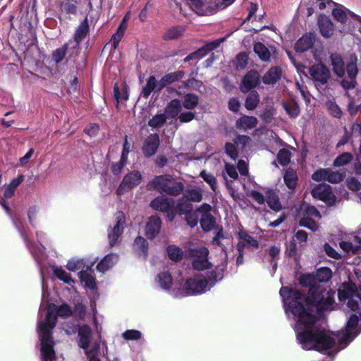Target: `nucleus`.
Segmentation results:
<instances>
[{"mask_svg":"<svg viewBox=\"0 0 361 361\" xmlns=\"http://www.w3.org/2000/svg\"><path fill=\"white\" fill-rule=\"evenodd\" d=\"M299 225L301 227L307 228L312 231L318 229V225L313 219L309 217H302L299 221Z\"/></svg>","mask_w":361,"mask_h":361,"instance_id":"338daca9","label":"nucleus"},{"mask_svg":"<svg viewBox=\"0 0 361 361\" xmlns=\"http://www.w3.org/2000/svg\"><path fill=\"white\" fill-rule=\"evenodd\" d=\"M290 152L283 148L278 152L277 161L282 166H287L290 161Z\"/></svg>","mask_w":361,"mask_h":361,"instance_id":"e2e57ef3","label":"nucleus"},{"mask_svg":"<svg viewBox=\"0 0 361 361\" xmlns=\"http://www.w3.org/2000/svg\"><path fill=\"white\" fill-rule=\"evenodd\" d=\"M162 221L158 216H151L146 224L145 234L147 239L154 240L160 233Z\"/></svg>","mask_w":361,"mask_h":361,"instance_id":"4be33fe9","label":"nucleus"},{"mask_svg":"<svg viewBox=\"0 0 361 361\" xmlns=\"http://www.w3.org/2000/svg\"><path fill=\"white\" fill-rule=\"evenodd\" d=\"M300 283L303 287H308L311 289L313 286H319L321 284L317 283L316 279L313 274H302L299 279Z\"/></svg>","mask_w":361,"mask_h":361,"instance_id":"8fccbe9b","label":"nucleus"},{"mask_svg":"<svg viewBox=\"0 0 361 361\" xmlns=\"http://www.w3.org/2000/svg\"><path fill=\"white\" fill-rule=\"evenodd\" d=\"M326 106L332 116L337 118H341L343 114L342 111L334 99L327 101Z\"/></svg>","mask_w":361,"mask_h":361,"instance_id":"13d9d810","label":"nucleus"},{"mask_svg":"<svg viewBox=\"0 0 361 361\" xmlns=\"http://www.w3.org/2000/svg\"><path fill=\"white\" fill-rule=\"evenodd\" d=\"M167 116L163 114H157L148 121V126L152 128H159L164 126L167 121Z\"/></svg>","mask_w":361,"mask_h":361,"instance_id":"3c124183","label":"nucleus"},{"mask_svg":"<svg viewBox=\"0 0 361 361\" xmlns=\"http://www.w3.org/2000/svg\"><path fill=\"white\" fill-rule=\"evenodd\" d=\"M338 298L340 302H346L347 307L354 313L361 312V298L355 288L343 284V288L338 290Z\"/></svg>","mask_w":361,"mask_h":361,"instance_id":"6e6552de","label":"nucleus"},{"mask_svg":"<svg viewBox=\"0 0 361 361\" xmlns=\"http://www.w3.org/2000/svg\"><path fill=\"white\" fill-rule=\"evenodd\" d=\"M345 172L334 171L331 169L328 168L327 181L331 183H338L345 178Z\"/></svg>","mask_w":361,"mask_h":361,"instance_id":"5fc2aeb1","label":"nucleus"},{"mask_svg":"<svg viewBox=\"0 0 361 361\" xmlns=\"http://www.w3.org/2000/svg\"><path fill=\"white\" fill-rule=\"evenodd\" d=\"M288 288H290L289 287ZM290 288L292 289V288ZM293 290L298 291V290L294 288ZM300 293L302 296L300 299L295 300V302L297 301V303L302 304L305 311L309 314L310 312L301 300H305L308 308H315L319 314H322L326 311L334 310L337 306L335 301L336 291L330 286L324 284L312 287L311 289L308 290L306 295H304L300 291ZM311 314H312L311 313Z\"/></svg>","mask_w":361,"mask_h":361,"instance_id":"20e7f679","label":"nucleus"},{"mask_svg":"<svg viewBox=\"0 0 361 361\" xmlns=\"http://www.w3.org/2000/svg\"><path fill=\"white\" fill-rule=\"evenodd\" d=\"M126 224V217L123 212H118L115 215V223L108 231V239L110 247L119 244Z\"/></svg>","mask_w":361,"mask_h":361,"instance_id":"9b49d317","label":"nucleus"},{"mask_svg":"<svg viewBox=\"0 0 361 361\" xmlns=\"http://www.w3.org/2000/svg\"><path fill=\"white\" fill-rule=\"evenodd\" d=\"M206 56L204 48H199L197 51L188 54L184 59L183 62H189L190 61H198Z\"/></svg>","mask_w":361,"mask_h":361,"instance_id":"0e129e2a","label":"nucleus"},{"mask_svg":"<svg viewBox=\"0 0 361 361\" xmlns=\"http://www.w3.org/2000/svg\"><path fill=\"white\" fill-rule=\"evenodd\" d=\"M266 202L268 207L275 212H279L282 209V204L280 202L278 192L271 188H268L265 191Z\"/></svg>","mask_w":361,"mask_h":361,"instance_id":"bb28decb","label":"nucleus"},{"mask_svg":"<svg viewBox=\"0 0 361 361\" xmlns=\"http://www.w3.org/2000/svg\"><path fill=\"white\" fill-rule=\"evenodd\" d=\"M160 145V139L157 133H152L147 136L143 142L142 152L143 155L149 158L154 156L158 150Z\"/></svg>","mask_w":361,"mask_h":361,"instance_id":"aec40b11","label":"nucleus"},{"mask_svg":"<svg viewBox=\"0 0 361 361\" xmlns=\"http://www.w3.org/2000/svg\"><path fill=\"white\" fill-rule=\"evenodd\" d=\"M178 76H180V71H177L175 73H170L164 75L159 81L160 86L163 90L168 85L171 84L172 82L178 80Z\"/></svg>","mask_w":361,"mask_h":361,"instance_id":"864d4df0","label":"nucleus"},{"mask_svg":"<svg viewBox=\"0 0 361 361\" xmlns=\"http://www.w3.org/2000/svg\"><path fill=\"white\" fill-rule=\"evenodd\" d=\"M190 207V210H188L182 203V214L185 215V220L187 224L190 228L195 227L198 223H200V211H198V207L195 210H192Z\"/></svg>","mask_w":361,"mask_h":361,"instance_id":"c756f323","label":"nucleus"},{"mask_svg":"<svg viewBox=\"0 0 361 361\" xmlns=\"http://www.w3.org/2000/svg\"><path fill=\"white\" fill-rule=\"evenodd\" d=\"M260 83L259 75L257 71L251 70L248 71L243 78L240 84V90L246 94L252 89L257 87Z\"/></svg>","mask_w":361,"mask_h":361,"instance_id":"6ab92c4d","label":"nucleus"},{"mask_svg":"<svg viewBox=\"0 0 361 361\" xmlns=\"http://www.w3.org/2000/svg\"><path fill=\"white\" fill-rule=\"evenodd\" d=\"M282 106L288 115L292 118H295L300 114V110L296 103L288 104L283 102L282 103Z\"/></svg>","mask_w":361,"mask_h":361,"instance_id":"6e6d98bb","label":"nucleus"},{"mask_svg":"<svg viewBox=\"0 0 361 361\" xmlns=\"http://www.w3.org/2000/svg\"><path fill=\"white\" fill-rule=\"evenodd\" d=\"M346 73L348 78H343L340 85L345 90H353L357 85L356 77L358 73L356 62L351 61L346 65Z\"/></svg>","mask_w":361,"mask_h":361,"instance_id":"a211bd4d","label":"nucleus"},{"mask_svg":"<svg viewBox=\"0 0 361 361\" xmlns=\"http://www.w3.org/2000/svg\"><path fill=\"white\" fill-rule=\"evenodd\" d=\"M209 251L207 247L200 246L196 248H189L184 252L182 251V259H190L192 267L197 271L209 269L212 263L209 261Z\"/></svg>","mask_w":361,"mask_h":361,"instance_id":"0eeeda50","label":"nucleus"},{"mask_svg":"<svg viewBox=\"0 0 361 361\" xmlns=\"http://www.w3.org/2000/svg\"><path fill=\"white\" fill-rule=\"evenodd\" d=\"M114 98L117 108L119 107L120 103L128 101L129 99V92L127 85H125L122 90H121L118 85L115 83L114 85Z\"/></svg>","mask_w":361,"mask_h":361,"instance_id":"72a5a7b5","label":"nucleus"},{"mask_svg":"<svg viewBox=\"0 0 361 361\" xmlns=\"http://www.w3.org/2000/svg\"><path fill=\"white\" fill-rule=\"evenodd\" d=\"M248 56L245 52H240L235 59V67L237 69H244L247 65Z\"/></svg>","mask_w":361,"mask_h":361,"instance_id":"774afa93","label":"nucleus"},{"mask_svg":"<svg viewBox=\"0 0 361 361\" xmlns=\"http://www.w3.org/2000/svg\"><path fill=\"white\" fill-rule=\"evenodd\" d=\"M90 31L89 22L87 17H85L80 23L77 27L74 35L73 41L74 44L70 48V54L68 55V59L71 60V57L74 54V51L78 50L80 43L86 37L87 33Z\"/></svg>","mask_w":361,"mask_h":361,"instance_id":"4468645a","label":"nucleus"},{"mask_svg":"<svg viewBox=\"0 0 361 361\" xmlns=\"http://www.w3.org/2000/svg\"><path fill=\"white\" fill-rule=\"evenodd\" d=\"M66 326L71 329V330L66 329L67 334L78 333V345L84 350V353H87L92 338V329L90 326L87 324L80 325L73 323L67 324Z\"/></svg>","mask_w":361,"mask_h":361,"instance_id":"1a4fd4ad","label":"nucleus"},{"mask_svg":"<svg viewBox=\"0 0 361 361\" xmlns=\"http://www.w3.org/2000/svg\"><path fill=\"white\" fill-rule=\"evenodd\" d=\"M0 204L6 214L10 216L13 226L23 238L24 243L25 244L27 248L30 251L39 268L42 281V299H44L45 296V285L43 268L46 265V262L48 257L46 252V247L44 244L47 243V235L42 231H37L36 237L37 243L30 240L28 238L29 227L25 219L20 216L19 214L13 215L11 210L8 205V203L5 200H3L2 202H0Z\"/></svg>","mask_w":361,"mask_h":361,"instance_id":"f03ea898","label":"nucleus"},{"mask_svg":"<svg viewBox=\"0 0 361 361\" xmlns=\"http://www.w3.org/2000/svg\"><path fill=\"white\" fill-rule=\"evenodd\" d=\"M317 283L322 284L330 281L332 277V271L327 267H322L317 269L316 274H314Z\"/></svg>","mask_w":361,"mask_h":361,"instance_id":"a18cd8bd","label":"nucleus"},{"mask_svg":"<svg viewBox=\"0 0 361 361\" xmlns=\"http://www.w3.org/2000/svg\"><path fill=\"white\" fill-rule=\"evenodd\" d=\"M349 97L348 111L351 116L355 115L361 109V92H357V97H353L347 93Z\"/></svg>","mask_w":361,"mask_h":361,"instance_id":"e433bc0d","label":"nucleus"},{"mask_svg":"<svg viewBox=\"0 0 361 361\" xmlns=\"http://www.w3.org/2000/svg\"><path fill=\"white\" fill-rule=\"evenodd\" d=\"M42 307V306L40 307ZM73 313L72 307L66 302L59 305L54 304L49 305L44 319L39 308L37 322V332L40 341V355L45 357L47 352L51 351L54 355V341L52 336V330L56 326L57 318H66L71 317Z\"/></svg>","mask_w":361,"mask_h":361,"instance_id":"7ed1b4c3","label":"nucleus"},{"mask_svg":"<svg viewBox=\"0 0 361 361\" xmlns=\"http://www.w3.org/2000/svg\"><path fill=\"white\" fill-rule=\"evenodd\" d=\"M282 77V70L279 66L271 67L262 76V81L265 85H275Z\"/></svg>","mask_w":361,"mask_h":361,"instance_id":"cd10ccee","label":"nucleus"},{"mask_svg":"<svg viewBox=\"0 0 361 361\" xmlns=\"http://www.w3.org/2000/svg\"><path fill=\"white\" fill-rule=\"evenodd\" d=\"M162 90L159 81L157 80L154 75H150L146 81V85L142 87L141 96L148 99L152 92H159Z\"/></svg>","mask_w":361,"mask_h":361,"instance_id":"a878e982","label":"nucleus"},{"mask_svg":"<svg viewBox=\"0 0 361 361\" xmlns=\"http://www.w3.org/2000/svg\"><path fill=\"white\" fill-rule=\"evenodd\" d=\"M66 267L71 271H81L85 268V260L83 259H71L68 261Z\"/></svg>","mask_w":361,"mask_h":361,"instance_id":"052dcab7","label":"nucleus"},{"mask_svg":"<svg viewBox=\"0 0 361 361\" xmlns=\"http://www.w3.org/2000/svg\"><path fill=\"white\" fill-rule=\"evenodd\" d=\"M238 240H242L246 245H247L255 248H257L259 247L258 241L255 238L249 235L243 228L238 231Z\"/></svg>","mask_w":361,"mask_h":361,"instance_id":"de8ad7c7","label":"nucleus"},{"mask_svg":"<svg viewBox=\"0 0 361 361\" xmlns=\"http://www.w3.org/2000/svg\"><path fill=\"white\" fill-rule=\"evenodd\" d=\"M279 294L286 314L294 317L296 340L305 350H314L334 357L361 333V312L350 314L343 329L329 332L319 324L315 315L307 313L302 304L295 302L302 296L300 292L282 286Z\"/></svg>","mask_w":361,"mask_h":361,"instance_id":"f257e3e1","label":"nucleus"},{"mask_svg":"<svg viewBox=\"0 0 361 361\" xmlns=\"http://www.w3.org/2000/svg\"><path fill=\"white\" fill-rule=\"evenodd\" d=\"M247 93L248 94L245 98V107L248 111H252L257 107L260 101V97L256 90H251Z\"/></svg>","mask_w":361,"mask_h":361,"instance_id":"79ce46f5","label":"nucleus"},{"mask_svg":"<svg viewBox=\"0 0 361 361\" xmlns=\"http://www.w3.org/2000/svg\"><path fill=\"white\" fill-rule=\"evenodd\" d=\"M254 51L259 56L260 60L268 62L271 59V52L269 49L262 42H256L254 44Z\"/></svg>","mask_w":361,"mask_h":361,"instance_id":"37998d69","label":"nucleus"},{"mask_svg":"<svg viewBox=\"0 0 361 361\" xmlns=\"http://www.w3.org/2000/svg\"><path fill=\"white\" fill-rule=\"evenodd\" d=\"M80 281L85 283V286L91 290L97 288L95 277L91 273H88L87 270H81L78 274Z\"/></svg>","mask_w":361,"mask_h":361,"instance_id":"4c0bfd02","label":"nucleus"},{"mask_svg":"<svg viewBox=\"0 0 361 361\" xmlns=\"http://www.w3.org/2000/svg\"><path fill=\"white\" fill-rule=\"evenodd\" d=\"M258 124V120L253 116L244 115L240 117L235 122L238 129L247 130L255 128Z\"/></svg>","mask_w":361,"mask_h":361,"instance_id":"2f4dec72","label":"nucleus"},{"mask_svg":"<svg viewBox=\"0 0 361 361\" xmlns=\"http://www.w3.org/2000/svg\"><path fill=\"white\" fill-rule=\"evenodd\" d=\"M334 73L338 78H343L346 72V66L341 56L338 54L330 56Z\"/></svg>","mask_w":361,"mask_h":361,"instance_id":"c85d7f7f","label":"nucleus"},{"mask_svg":"<svg viewBox=\"0 0 361 361\" xmlns=\"http://www.w3.org/2000/svg\"><path fill=\"white\" fill-rule=\"evenodd\" d=\"M199 102V97L193 93L186 94L182 100V106L187 109H194Z\"/></svg>","mask_w":361,"mask_h":361,"instance_id":"09e8293b","label":"nucleus"},{"mask_svg":"<svg viewBox=\"0 0 361 361\" xmlns=\"http://www.w3.org/2000/svg\"><path fill=\"white\" fill-rule=\"evenodd\" d=\"M283 181L287 188L291 190V192L295 190L298 183V176L295 171L293 169H287L283 175Z\"/></svg>","mask_w":361,"mask_h":361,"instance_id":"c03bdc74","label":"nucleus"},{"mask_svg":"<svg viewBox=\"0 0 361 361\" xmlns=\"http://www.w3.org/2000/svg\"><path fill=\"white\" fill-rule=\"evenodd\" d=\"M126 32V29L121 27V26H118L116 32L112 35L111 38V42L114 47V49L117 48L120 42L124 36Z\"/></svg>","mask_w":361,"mask_h":361,"instance_id":"69168bd1","label":"nucleus"},{"mask_svg":"<svg viewBox=\"0 0 361 361\" xmlns=\"http://www.w3.org/2000/svg\"><path fill=\"white\" fill-rule=\"evenodd\" d=\"M52 269L54 276L59 280L63 281L66 284H68L73 287L75 284V281L72 279L70 274H68L66 270H64L61 267L54 266Z\"/></svg>","mask_w":361,"mask_h":361,"instance_id":"ea45409f","label":"nucleus"},{"mask_svg":"<svg viewBox=\"0 0 361 361\" xmlns=\"http://www.w3.org/2000/svg\"><path fill=\"white\" fill-rule=\"evenodd\" d=\"M118 256L115 253H109L106 255L100 262L97 264V271L104 273L111 268L118 261Z\"/></svg>","mask_w":361,"mask_h":361,"instance_id":"7c9ffc66","label":"nucleus"},{"mask_svg":"<svg viewBox=\"0 0 361 361\" xmlns=\"http://www.w3.org/2000/svg\"><path fill=\"white\" fill-rule=\"evenodd\" d=\"M169 258L174 262L180 261V247L174 245H169L166 247Z\"/></svg>","mask_w":361,"mask_h":361,"instance_id":"bf43d9fd","label":"nucleus"},{"mask_svg":"<svg viewBox=\"0 0 361 361\" xmlns=\"http://www.w3.org/2000/svg\"><path fill=\"white\" fill-rule=\"evenodd\" d=\"M58 6L62 13L67 15H76L78 13V2L76 0H64L58 3Z\"/></svg>","mask_w":361,"mask_h":361,"instance_id":"58836bf2","label":"nucleus"},{"mask_svg":"<svg viewBox=\"0 0 361 361\" xmlns=\"http://www.w3.org/2000/svg\"><path fill=\"white\" fill-rule=\"evenodd\" d=\"M148 242L143 237L138 235L134 240L133 245V250L140 257H143L146 259L148 257Z\"/></svg>","mask_w":361,"mask_h":361,"instance_id":"473e14b6","label":"nucleus"},{"mask_svg":"<svg viewBox=\"0 0 361 361\" xmlns=\"http://www.w3.org/2000/svg\"><path fill=\"white\" fill-rule=\"evenodd\" d=\"M317 25L323 37L328 38L333 35L334 25L329 16L320 14L317 19Z\"/></svg>","mask_w":361,"mask_h":361,"instance_id":"b1692460","label":"nucleus"},{"mask_svg":"<svg viewBox=\"0 0 361 361\" xmlns=\"http://www.w3.org/2000/svg\"><path fill=\"white\" fill-rule=\"evenodd\" d=\"M221 7L219 0H198L191 8L198 15L210 16L216 13Z\"/></svg>","mask_w":361,"mask_h":361,"instance_id":"dca6fc26","label":"nucleus"},{"mask_svg":"<svg viewBox=\"0 0 361 361\" xmlns=\"http://www.w3.org/2000/svg\"><path fill=\"white\" fill-rule=\"evenodd\" d=\"M350 12L352 11L346 8L345 6L337 5L336 7L332 10V16L336 21L342 24H345L347 21L348 16L353 18V16L350 14Z\"/></svg>","mask_w":361,"mask_h":361,"instance_id":"f704fd0d","label":"nucleus"},{"mask_svg":"<svg viewBox=\"0 0 361 361\" xmlns=\"http://www.w3.org/2000/svg\"><path fill=\"white\" fill-rule=\"evenodd\" d=\"M341 248L346 252H355L361 249V241L355 239L353 236V241L342 240L339 243Z\"/></svg>","mask_w":361,"mask_h":361,"instance_id":"49530a36","label":"nucleus"},{"mask_svg":"<svg viewBox=\"0 0 361 361\" xmlns=\"http://www.w3.org/2000/svg\"><path fill=\"white\" fill-rule=\"evenodd\" d=\"M149 206L154 210L158 212H169L175 207V202L172 198L166 197L164 195L154 197L149 203Z\"/></svg>","mask_w":361,"mask_h":361,"instance_id":"412c9836","label":"nucleus"},{"mask_svg":"<svg viewBox=\"0 0 361 361\" xmlns=\"http://www.w3.org/2000/svg\"><path fill=\"white\" fill-rule=\"evenodd\" d=\"M200 176L210 186L212 191L216 192L217 188L216 180L211 173L207 172L206 170H202L200 173Z\"/></svg>","mask_w":361,"mask_h":361,"instance_id":"4d7b16f0","label":"nucleus"},{"mask_svg":"<svg viewBox=\"0 0 361 361\" xmlns=\"http://www.w3.org/2000/svg\"><path fill=\"white\" fill-rule=\"evenodd\" d=\"M73 40H69L68 42L65 43L61 47L57 48L52 52V60L56 63L59 64L61 63L65 59L66 54L68 53V50L70 48V45L73 44Z\"/></svg>","mask_w":361,"mask_h":361,"instance_id":"c9c22d12","label":"nucleus"},{"mask_svg":"<svg viewBox=\"0 0 361 361\" xmlns=\"http://www.w3.org/2000/svg\"><path fill=\"white\" fill-rule=\"evenodd\" d=\"M353 159V157L350 152H343L339 154L333 162V166L335 167L343 166L350 163Z\"/></svg>","mask_w":361,"mask_h":361,"instance_id":"603ef678","label":"nucleus"},{"mask_svg":"<svg viewBox=\"0 0 361 361\" xmlns=\"http://www.w3.org/2000/svg\"><path fill=\"white\" fill-rule=\"evenodd\" d=\"M311 193L314 198L324 202L329 206H333L336 203V197L331 190V187L328 184L316 185Z\"/></svg>","mask_w":361,"mask_h":361,"instance_id":"ddd939ff","label":"nucleus"},{"mask_svg":"<svg viewBox=\"0 0 361 361\" xmlns=\"http://www.w3.org/2000/svg\"><path fill=\"white\" fill-rule=\"evenodd\" d=\"M308 73L317 89L326 85L331 78L329 68L322 63L314 64L309 67Z\"/></svg>","mask_w":361,"mask_h":361,"instance_id":"9d476101","label":"nucleus"},{"mask_svg":"<svg viewBox=\"0 0 361 361\" xmlns=\"http://www.w3.org/2000/svg\"><path fill=\"white\" fill-rule=\"evenodd\" d=\"M203 198L202 190L200 187H188L183 189L182 184V202H200Z\"/></svg>","mask_w":361,"mask_h":361,"instance_id":"393cba45","label":"nucleus"},{"mask_svg":"<svg viewBox=\"0 0 361 361\" xmlns=\"http://www.w3.org/2000/svg\"><path fill=\"white\" fill-rule=\"evenodd\" d=\"M142 180V174L138 171H133L126 174L121 182L117 193L122 194L124 192L132 190L137 186Z\"/></svg>","mask_w":361,"mask_h":361,"instance_id":"2eb2a0df","label":"nucleus"},{"mask_svg":"<svg viewBox=\"0 0 361 361\" xmlns=\"http://www.w3.org/2000/svg\"><path fill=\"white\" fill-rule=\"evenodd\" d=\"M200 211V224L204 232H209L216 226V218L212 214V206L207 203H203L198 207Z\"/></svg>","mask_w":361,"mask_h":361,"instance_id":"f8f14e48","label":"nucleus"},{"mask_svg":"<svg viewBox=\"0 0 361 361\" xmlns=\"http://www.w3.org/2000/svg\"><path fill=\"white\" fill-rule=\"evenodd\" d=\"M180 111V100L178 99H172L165 107L164 114L167 118H173Z\"/></svg>","mask_w":361,"mask_h":361,"instance_id":"a19ab883","label":"nucleus"},{"mask_svg":"<svg viewBox=\"0 0 361 361\" xmlns=\"http://www.w3.org/2000/svg\"><path fill=\"white\" fill-rule=\"evenodd\" d=\"M316 36L314 32L305 33L295 44L294 49L297 53H302L313 47Z\"/></svg>","mask_w":361,"mask_h":361,"instance_id":"5701e85b","label":"nucleus"},{"mask_svg":"<svg viewBox=\"0 0 361 361\" xmlns=\"http://www.w3.org/2000/svg\"><path fill=\"white\" fill-rule=\"evenodd\" d=\"M156 283L158 286L166 291H168L170 295L175 298H178L180 296V288L177 287L175 290H171L170 288L173 284V278L171 274L168 271L160 272L157 274L155 279Z\"/></svg>","mask_w":361,"mask_h":361,"instance_id":"f3484780","label":"nucleus"},{"mask_svg":"<svg viewBox=\"0 0 361 361\" xmlns=\"http://www.w3.org/2000/svg\"><path fill=\"white\" fill-rule=\"evenodd\" d=\"M226 269L227 260L225 259L214 270L208 271L206 276L200 274L188 279L184 287H182V296L197 295L210 290L218 281L224 279Z\"/></svg>","mask_w":361,"mask_h":361,"instance_id":"39448f33","label":"nucleus"},{"mask_svg":"<svg viewBox=\"0 0 361 361\" xmlns=\"http://www.w3.org/2000/svg\"><path fill=\"white\" fill-rule=\"evenodd\" d=\"M142 337V332L136 329H127L126 331L122 333V338L127 341H138Z\"/></svg>","mask_w":361,"mask_h":361,"instance_id":"680f3d73","label":"nucleus"},{"mask_svg":"<svg viewBox=\"0 0 361 361\" xmlns=\"http://www.w3.org/2000/svg\"><path fill=\"white\" fill-rule=\"evenodd\" d=\"M147 190H156L161 195H178L180 194V182H176L169 174L156 176L147 185Z\"/></svg>","mask_w":361,"mask_h":361,"instance_id":"423d86ee","label":"nucleus"}]
</instances>
